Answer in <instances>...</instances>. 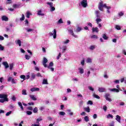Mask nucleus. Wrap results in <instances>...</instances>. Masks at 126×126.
Returning a JSON list of instances; mask_svg holds the SVG:
<instances>
[{
  "label": "nucleus",
  "mask_w": 126,
  "mask_h": 126,
  "mask_svg": "<svg viewBox=\"0 0 126 126\" xmlns=\"http://www.w3.org/2000/svg\"><path fill=\"white\" fill-rule=\"evenodd\" d=\"M102 7H105V8H106V9H107V13H110L111 12L110 11V10H109V9H111V6H107V4H103V1H101L98 5V9H99V10H101V11H103Z\"/></svg>",
  "instance_id": "obj_1"
},
{
  "label": "nucleus",
  "mask_w": 126,
  "mask_h": 126,
  "mask_svg": "<svg viewBox=\"0 0 126 126\" xmlns=\"http://www.w3.org/2000/svg\"><path fill=\"white\" fill-rule=\"evenodd\" d=\"M79 5H82L84 8L87 7L88 4H87V0H82L80 3H79Z\"/></svg>",
  "instance_id": "obj_2"
},
{
  "label": "nucleus",
  "mask_w": 126,
  "mask_h": 126,
  "mask_svg": "<svg viewBox=\"0 0 126 126\" xmlns=\"http://www.w3.org/2000/svg\"><path fill=\"white\" fill-rule=\"evenodd\" d=\"M47 4L49 5V6H50V11L51 12H53V11H55V10H56V8H55V7L53 6V2H48L47 3Z\"/></svg>",
  "instance_id": "obj_3"
},
{
  "label": "nucleus",
  "mask_w": 126,
  "mask_h": 126,
  "mask_svg": "<svg viewBox=\"0 0 126 126\" xmlns=\"http://www.w3.org/2000/svg\"><path fill=\"white\" fill-rule=\"evenodd\" d=\"M52 32H50L49 33V35L50 36H53L54 39H56L57 38V31L56 29H54L53 31Z\"/></svg>",
  "instance_id": "obj_4"
},
{
  "label": "nucleus",
  "mask_w": 126,
  "mask_h": 126,
  "mask_svg": "<svg viewBox=\"0 0 126 126\" xmlns=\"http://www.w3.org/2000/svg\"><path fill=\"white\" fill-rule=\"evenodd\" d=\"M68 32H69L70 34H71V35H72V36L74 37V38H78V36H77V35L74 34V33L73 32V29H69L68 30Z\"/></svg>",
  "instance_id": "obj_5"
},
{
  "label": "nucleus",
  "mask_w": 126,
  "mask_h": 126,
  "mask_svg": "<svg viewBox=\"0 0 126 126\" xmlns=\"http://www.w3.org/2000/svg\"><path fill=\"white\" fill-rule=\"evenodd\" d=\"M109 97H110V94L109 93L105 94V98L106 100L107 101H108L109 102H112V99H111V98Z\"/></svg>",
  "instance_id": "obj_6"
},
{
  "label": "nucleus",
  "mask_w": 126,
  "mask_h": 126,
  "mask_svg": "<svg viewBox=\"0 0 126 126\" xmlns=\"http://www.w3.org/2000/svg\"><path fill=\"white\" fill-rule=\"evenodd\" d=\"M7 94H0V99H7L8 100V98H7Z\"/></svg>",
  "instance_id": "obj_7"
},
{
  "label": "nucleus",
  "mask_w": 126,
  "mask_h": 126,
  "mask_svg": "<svg viewBox=\"0 0 126 126\" xmlns=\"http://www.w3.org/2000/svg\"><path fill=\"white\" fill-rule=\"evenodd\" d=\"M47 63H48V60L47 59V58H43V61L42 62V63L43 64V66H44V67H47Z\"/></svg>",
  "instance_id": "obj_8"
},
{
  "label": "nucleus",
  "mask_w": 126,
  "mask_h": 126,
  "mask_svg": "<svg viewBox=\"0 0 126 126\" xmlns=\"http://www.w3.org/2000/svg\"><path fill=\"white\" fill-rule=\"evenodd\" d=\"M109 91L110 92H114L115 93H119V92H120V90L116 88L110 89Z\"/></svg>",
  "instance_id": "obj_9"
},
{
  "label": "nucleus",
  "mask_w": 126,
  "mask_h": 126,
  "mask_svg": "<svg viewBox=\"0 0 126 126\" xmlns=\"http://www.w3.org/2000/svg\"><path fill=\"white\" fill-rule=\"evenodd\" d=\"M78 70L79 73H80L81 74H83V73H84V69L82 67H79Z\"/></svg>",
  "instance_id": "obj_10"
},
{
  "label": "nucleus",
  "mask_w": 126,
  "mask_h": 126,
  "mask_svg": "<svg viewBox=\"0 0 126 126\" xmlns=\"http://www.w3.org/2000/svg\"><path fill=\"white\" fill-rule=\"evenodd\" d=\"M81 30H82V28H81V27H80L79 26H77V29L76 30H74V31L76 33H78L79 32H80V31H81Z\"/></svg>",
  "instance_id": "obj_11"
},
{
  "label": "nucleus",
  "mask_w": 126,
  "mask_h": 126,
  "mask_svg": "<svg viewBox=\"0 0 126 126\" xmlns=\"http://www.w3.org/2000/svg\"><path fill=\"white\" fill-rule=\"evenodd\" d=\"M3 65L5 67V68H8L9 67V65H8V63L7 62H4L2 63Z\"/></svg>",
  "instance_id": "obj_12"
},
{
  "label": "nucleus",
  "mask_w": 126,
  "mask_h": 126,
  "mask_svg": "<svg viewBox=\"0 0 126 126\" xmlns=\"http://www.w3.org/2000/svg\"><path fill=\"white\" fill-rule=\"evenodd\" d=\"M39 90H40V89L38 88H32L31 89L32 92H36L39 91Z\"/></svg>",
  "instance_id": "obj_13"
},
{
  "label": "nucleus",
  "mask_w": 126,
  "mask_h": 126,
  "mask_svg": "<svg viewBox=\"0 0 126 126\" xmlns=\"http://www.w3.org/2000/svg\"><path fill=\"white\" fill-rule=\"evenodd\" d=\"M30 97L32 100H33V101L37 100V98H36V95H30Z\"/></svg>",
  "instance_id": "obj_14"
},
{
  "label": "nucleus",
  "mask_w": 126,
  "mask_h": 126,
  "mask_svg": "<svg viewBox=\"0 0 126 126\" xmlns=\"http://www.w3.org/2000/svg\"><path fill=\"white\" fill-rule=\"evenodd\" d=\"M98 91H99V92H100V93L105 92V91H106V89H105V88L99 87Z\"/></svg>",
  "instance_id": "obj_15"
},
{
  "label": "nucleus",
  "mask_w": 126,
  "mask_h": 126,
  "mask_svg": "<svg viewBox=\"0 0 126 126\" xmlns=\"http://www.w3.org/2000/svg\"><path fill=\"white\" fill-rule=\"evenodd\" d=\"M1 20L3 21H8V18H7V17H6V16H3L1 17Z\"/></svg>",
  "instance_id": "obj_16"
},
{
  "label": "nucleus",
  "mask_w": 126,
  "mask_h": 126,
  "mask_svg": "<svg viewBox=\"0 0 126 126\" xmlns=\"http://www.w3.org/2000/svg\"><path fill=\"white\" fill-rule=\"evenodd\" d=\"M25 30H26L27 32H28V33H29L30 32H33V31H34V30H33L31 28H26Z\"/></svg>",
  "instance_id": "obj_17"
},
{
  "label": "nucleus",
  "mask_w": 126,
  "mask_h": 126,
  "mask_svg": "<svg viewBox=\"0 0 126 126\" xmlns=\"http://www.w3.org/2000/svg\"><path fill=\"white\" fill-rule=\"evenodd\" d=\"M116 121L118 122V123H121V116L119 115H116Z\"/></svg>",
  "instance_id": "obj_18"
},
{
  "label": "nucleus",
  "mask_w": 126,
  "mask_h": 126,
  "mask_svg": "<svg viewBox=\"0 0 126 126\" xmlns=\"http://www.w3.org/2000/svg\"><path fill=\"white\" fill-rule=\"evenodd\" d=\"M93 32H96V33H98L99 32V29L98 28H93Z\"/></svg>",
  "instance_id": "obj_19"
},
{
  "label": "nucleus",
  "mask_w": 126,
  "mask_h": 126,
  "mask_svg": "<svg viewBox=\"0 0 126 126\" xmlns=\"http://www.w3.org/2000/svg\"><path fill=\"white\" fill-rule=\"evenodd\" d=\"M84 110L87 112V113H90V108L88 106L87 107H85Z\"/></svg>",
  "instance_id": "obj_20"
},
{
  "label": "nucleus",
  "mask_w": 126,
  "mask_h": 126,
  "mask_svg": "<svg viewBox=\"0 0 126 126\" xmlns=\"http://www.w3.org/2000/svg\"><path fill=\"white\" fill-rule=\"evenodd\" d=\"M18 104L19 106V107L21 108L22 111H23V110H24V108H23L22 103L21 102H18Z\"/></svg>",
  "instance_id": "obj_21"
},
{
  "label": "nucleus",
  "mask_w": 126,
  "mask_h": 126,
  "mask_svg": "<svg viewBox=\"0 0 126 126\" xmlns=\"http://www.w3.org/2000/svg\"><path fill=\"white\" fill-rule=\"evenodd\" d=\"M4 102H8V100L6 98L0 99V103H4Z\"/></svg>",
  "instance_id": "obj_22"
},
{
  "label": "nucleus",
  "mask_w": 126,
  "mask_h": 126,
  "mask_svg": "<svg viewBox=\"0 0 126 126\" xmlns=\"http://www.w3.org/2000/svg\"><path fill=\"white\" fill-rule=\"evenodd\" d=\"M106 118L107 119H110V118L113 119V118H114V116H113V115H111V114H109L106 116Z\"/></svg>",
  "instance_id": "obj_23"
},
{
  "label": "nucleus",
  "mask_w": 126,
  "mask_h": 126,
  "mask_svg": "<svg viewBox=\"0 0 126 126\" xmlns=\"http://www.w3.org/2000/svg\"><path fill=\"white\" fill-rule=\"evenodd\" d=\"M86 63H92V59H91V58H88L86 60Z\"/></svg>",
  "instance_id": "obj_24"
},
{
  "label": "nucleus",
  "mask_w": 126,
  "mask_h": 126,
  "mask_svg": "<svg viewBox=\"0 0 126 126\" xmlns=\"http://www.w3.org/2000/svg\"><path fill=\"white\" fill-rule=\"evenodd\" d=\"M37 15H41V16H43V15H44V13H42V10H39L38 11Z\"/></svg>",
  "instance_id": "obj_25"
},
{
  "label": "nucleus",
  "mask_w": 126,
  "mask_h": 126,
  "mask_svg": "<svg viewBox=\"0 0 126 126\" xmlns=\"http://www.w3.org/2000/svg\"><path fill=\"white\" fill-rule=\"evenodd\" d=\"M62 48H63L62 53H64V51H66V49L67 47H66V46L64 45L62 47Z\"/></svg>",
  "instance_id": "obj_26"
},
{
  "label": "nucleus",
  "mask_w": 126,
  "mask_h": 126,
  "mask_svg": "<svg viewBox=\"0 0 126 126\" xmlns=\"http://www.w3.org/2000/svg\"><path fill=\"white\" fill-rule=\"evenodd\" d=\"M95 45H91L90 46L89 49L91 50V51H93L94 50H95Z\"/></svg>",
  "instance_id": "obj_27"
},
{
  "label": "nucleus",
  "mask_w": 126,
  "mask_h": 126,
  "mask_svg": "<svg viewBox=\"0 0 126 126\" xmlns=\"http://www.w3.org/2000/svg\"><path fill=\"white\" fill-rule=\"evenodd\" d=\"M42 84H48V80L46 79H44L42 81Z\"/></svg>",
  "instance_id": "obj_28"
},
{
  "label": "nucleus",
  "mask_w": 126,
  "mask_h": 126,
  "mask_svg": "<svg viewBox=\"0 0 126 126\" xmlns=\"http://www.w3.org/2000/svg\"><path fill=\"white\" fill-rule=\"evenodd\" d=\"M16 44H18L19 47H21V40H20V39L17 40L16 42Z\"/></svg>",
  "instance_id": "obj_29"
},
{
  "label": "nucleus",
  "mask_w": 126,
  "mask_h": 126,
  "mask_svg": "<svg viewBox=\"0 0 126 126\" xmlns=\"http://www.w3.org/2000/svg\"><path fill=\"white\" fill-rule=\"evenodd\" d=\"M22 95H27V93L26 90H23L22 91Z\"/></svg>",
  "instance_id": "obj_30"
},
{
  "label": "nucleus",
  "mask_w": 126,
  "mask_h": 126,
  "mask_svg": "<svg viewBox=\"0 0 126 126\" xmlns=\"http://www.w3.org/2000/svg\"><path fill=\"white\" fill-rule=\"evenodd\" d=\"M30 15H32V14L30 13V12L28 11L27 12V18H30Z\"/></svg>",
  "instance_id": "obj_31"
},
{
  "label": "nucleus",
  "mask_w": 126,
  "mask_h": 126,
  "mask_svg": "<svg viewBox=\"0 0 126 126\" xmlns=\"http://www.w3.org/2000/svg\"><path fill=\"white\" fill-rule=\"evenodd\" d=\"M36 75L34 73H32L31 74V80H33V79H35Z\"/></svg>",
  "instance_id": "obj_32"
},
{
  "label": "nucleus",
  "mask_w": 126,
  "mask_h": 126,
  "mask_svg": "<svg viewBox=\"0 0 126 126\" xmlns=\"http://www.w3.org/2000/svg\"><path fill=\"white\" fill-rule=\"evenodd\" d=\"M91 38H92V39H97L98 36H97L96 35L93 34L91 35Z\"/></svg>",
  "instance_id": "obj_33"
},
{
  "label": "nucleus",
  "mask_w": 126,
  "mask_h": 126,
  "mask_svg": "<svg viewBox=\"0 0 126 126\" xmlns=\"http://www.w3.org/2000/svg\"><path fill=\"white\" fill-rule=\"evenodd\" d=\"M84 119V121L86 122H89V117L88 116H85Z\"/></svg>",
  "instance_id": "obj_34"
},
{
  "label": "nucleus",
  "mask_w": 126,
  "mask_h": 126,
  "mask_svg": "<svg viewBox=\"0 0 126 126\" xmlns=\"http://www.w3.org/2000/svg\"><path fill=\"white\" fill-rule=\"evenodd\" d=\"M95 21L96 22L97 24H99V22H101V21H102V19L97 18L95 20Z\"/></svg>",
  "instance_id": "obj_35"
},
{
  "label": "nucleus",
  "mask_w": 126,
  "mask_h": 126,
  "mask_svg": "<svg viewBox=\"0 0 126 126\" xmlns=\"http://www.w3.org/2000/svg\"><path fill=\"white\" fill-rule=\"evenodd\" d=\"M93 96L94 97V98H96V99H100V96H99V95L95 94H93Z\"/></svg>",
  "instance_id": "obj_36"
},
{
  "label": "nucleus",
  "mask_w": 126,
  "mask_h": 126,
  "mask_svg": "<svg viewBox=\"0 0 126 126\" xmlns=\"http://www.w3.org/2000/svg\"><path fill=\"white\" fill-rule=\"evenodd\" d=\"M67 112H68L69 115H70V116H72L73 115V113L71 112V110L70 109H67Z\"/></svg>",
  "instance_id": "obj_37"
},
{
  "label": "nucleus",
  "mask_w": 126,
  "mask_h": 126,
  "mask_svg": "<svg viewBox=\"0 0 126 126\" xmlns=\"http://www.w3.org/2000/svg\"><path fill=\"white\" fill-rule=\"evenodd\" d=\"M62 23H63V19H60L57 22V24H61Z\"/></svg>",
  "instance_id": "obj_38"
},
{
  "label": "nucleus",
  "mask_w": 126,
  "mask_h": 126,
  "mask_svg": "<svg viewBox=\"0 0 126 126\" xmlns=\"http://www.w3.org/2000/svg\"><path fill=\"white\" fill-rule=\"evenodd\" d=\"M33 112L36 114V113H38V108L35 107L33 110Z\"/></svg>",
  "instance_id": "obj_39"
},
{
  "label": "nucleus",
  "mask_w": 126,
  "mask_h": 126,
  "mask_svg": "<svg viewBox=\"0 0 126 126\" xmlns=\"http://www.w3.org/2000/svg\"><path fill=\"white\" fill-rule=\"evenodd\" d=\"M59 115H60V116H64V115H65V113L63 111H60L59 112Z\"/></svg>",
  "instance_id": "obj_40"
},
{
  "label": "nucleus",
  "mask_w": 126,
  "mask_h": 126,
  "mask_svg": "<svg viewBox=\"0 0 126 126\" xmlns=\"http://www.w3.org/2000/svg\"><path fill=\"white\" fill-rule=\"evenodd\" d=\"M25 58L26 60H30L31 58V56L28 55H25Z\"/></svg>",
  "instance_id": "obj_41"
},
{
  "label": "nucleus",
  "mask_w": 126,
  "mask_h": 126,
  "mask_svg": "<svg viewBox=\"0 0 126 126\" xmlns=\"http://www.w3.org/2000/svg\"><path fill=\"white\" fill-rule=\"evenodd\" d=\"M20 78H21L22 79H24V80H26L25 75H21L20 76Z\"/></svg>",
  "instance_id": "obj_42"
},
{
  "label": "nucleus",
  "mask_w": 126,
  "mask_h": 126,
  "mask_svg": "<svg viewBox=\"0 0 126 126\" xmlns=\"http://www.w3.org/2000/svg\"><path fill=\"white\" fill-rule=\"evenodd\" d=\"M102 38L104 39V40H107L108 39V37L107 36V35H106V34H104L102 36Z\"/></svg>",
  "instance_id": "obj_43"
},
{
  "label": "nucleus",
  "mask_w": 126,
  "mask_h": 126,
  "mask_svg": "<svg viewBox=\"0 0 126 126\" xmlns=\"http://www.w3.org/2000/svg\"><path fill=\"white\" fill-rule=\"evenodd\" d=\"M25 19V16H24V14H22V17L20 19V20L21 21H23Z\"/></svg>",
  "instance_id": "obj_44"
},
{
  "label": "nucleus",
  "mask_w": 126,
  "mask_h": 126,
  "mask_svg": "<svg viewBox=\"0 0 126 126\" xmlns=\"http://www.w3.org/2000/svg\"><path fill=\"white\" fill-rule=\"evenodd\" d=\"M13 65L14 64L13 63L9 64V67H10V70H12V68H13Z\"/></svg>",
  "instance_id": "obj_45"
},
{
  "label": "nucleus",
  "mask_w": 126,
  "mask_h": 126,
  "mask_svg": "<svg viewBox=\"0 0 126 126\" xmlns=\"http://www.w3.org/2000/svg\"><path fill=\"white\" fill-rule=\"evenodd\" d=\"M115 28H116V29H117V30H121V26H120L119 25H116L115 26Z\"/></svg>",
  "instance_id": "obj_46"
},
{
  "label": "nucleus",
  "mask_w": 126,
  "mask_h": 126,
  "mask_svg": "<svg viewBox=\"0 0 126 126\" xmlns=\"http://www.w3.org/2000/svg\"><path fill=\"white\" fill-rule=\"evenodd\" d=\"M114 83H115V84H120V80H115Z\"/></svg>",
  "instance_id": "obj_47"
},
{
  "label": "nucleus",
  "mask_w": 126,
  "mask_h": 126,
  "mask_svg": "<svg viewBox=\"0 0 126 126\" xmlns=\"http://www.w3.org/2000/svg\"><path fill=\"white\" fill-rule=\"evenodd\" d=\"M13 78H12V77H8L7 81L8 82H10L12 80Z\"/></svg>",
  "instance_id": "obj_48"
},
{
  "label": "nucleus",
  "mask_w": 126,
  "mask_h": 126,
  "mask_svg": "<svg viewBox=\"0 0 126 126\" xmlns=\"http://www.w3.org/2000/svg\"><path fill=\"white\" fill-rule=\"evenodd\" d=\"M68 43H69V39H67L66 41H63V44H68Z\"/></svg>",
  "instance_id": "obj_49"
},
{
  "label": "nucleus",
  "mask_w": 126,
  "mask_h": 126,
  "mask_svg": "<svg viewBox=\"0 0 126 126\" xmlns=\"http://www.w3.org/2000/svg\"><path fill=\"white\" fill-rule=\"evenodd\" d=\"M125 14V13H124V12H120L119 13H118V15L119 16H123V15Z\"/></svg>",
  "instance_id": "obj_50"
},
{
  "label": "nucleus",
  "mask_w": 126,
  "mask_h": 126,
  "mask_svg": "<svg viewBox=\"0 0 126 126\" xmlns=\"http://www.w3.org/2000/svg\"><path fill=\"white\" fill-rule=\"evenodd\" d=\"M88 105H93V102L91 100H89L87 102Z\"/></svg>",
  "instance_id": "obj_51"
},
{
  "label": "nucleus",
  "mask_w": 126,
  "mask_h": 126,
  "mask_svg": "<svg viewBox=\"0 0 126 126\" xmlns=\"http://www.w3.org/2000/svg\"><path fill=\"white\" fill-rule=\"evenodd\" d=\"M26 114H27V115H28L29 116H30L32 114V111H27Z\"/></svg>",
  "instance_id": "obj_52"
},
{
  "label": "nucleus",
  "mask_w": 126,
  "mask_h": 126,
  "mask_svg": "<svg viewBox=\"0 0 126 126\" xmlns=\"http://www.w3.org/2000/svg\"><path fill=\"white\" fill-rule=\"evenodd\" d=\"M102 109H103V110H104V112H106L107 109V106L104 105L103 106V108Z\"/></svg>",
  "instance_id": "obj_53"
},
{
  "label": "nucleus",
  "mask_w": 126,
  "mask_h": 126,
  "mask_svg": "<svg viewBox=\"0 0 126 126\" xmlns=\"http://www.w3.org/2000/svg\"><path fill=\"white\" fill-rule=\"evenodd\" d=\"M88 89H89V90H90V91H94V89L93 88V87L91 86H89Z\"/></svg>",
  "instance_id": "obj_54"
},
{
  "label": "nucleus",
  "mask_w": 126,
  "mask_h": 126,
  "mask_svg": "<svg viewBox=\"0 0 126 126\" xmlns=\"http://www.w3.org/2000/svg\"><path fill=\"white\" fill-rule=\"evenodd\" d=\"M90 73H91V72H90V71L88 70L87 74H86L87 77H89V75H90Z\"/></svg>",
  "instance_id": "obj_55"
},
{
  "label": "nucleus",
  "mask_w": 126,
  "mask_h": 126,
  "mask_svg": "<svg viewBox=\"0 0 126 126\" xmlns=\"http://www.w3.org/2000/svg\"><path fill=\"white\" fill-rule=\"evenodd\" d=\"M97 117L98 116H97V114H94L93 116V119H94V120L97 119Z\"/></svg>",
  "instance_id": "obj_56"
},
{
  "label": "nucleus",
  "mask_w": 126,
  "mask_h": 126,
  "mask_svg": "<svg viewBox=\"0 0 126 126\" xmlns=\"http://www.w3.org/2000/svg\"><path fill=\"white\" fill-rule=\"evenodd\" d=\"M3 50H4V47L1 44H0V51H3Z\"/></svg>",
  "instance_id": "obj_57"
},
{
  "label": "nucleus",
  "mask_w": 126,
  "mask_h": 126,
  "mask_svg": "<svg viewBox=\"0 0 126 126\" xmlns=\"http://www.w3.org/2000/svg\"><path fill=\"white\" fill-rule=\"evenodd\" d=\"M49 66V67H51L52 66H54V63L53 62H50L49 63V66Z\"/></svg>",
  "instance_id": "obj_58"
},
{
  "label": "nucleus",
  "mask_w": 126,
  "mask_h": 126,
  "mask_svg": "<svg viewBox=\"0 0 126 126\" xmlns=\"http://www.w3.org/2000/svg\"><path fill=\"white\" fill-rule=\"evenodd\" d=\"M47 67H48V68L50 69V70H51V71H54V70H55V68H54L53 67H50V66H47Z\"/></svg>",
  "instance_id": "obj_59"
},
{
  "label": "nucleus",
  "mask_w": 126,
  "mask_h": 126,
  "mask_svg": "<svg viewBox=\"0 0 126 126\" xmlns=\"http://www.w3.org/2000/svg\"><path fill=\"white\" fill-rule=\"evenodd\" d=\"M25 26H28V24H29V22H28V20H26L25 21Z\"/></svg>",
  "instance_id": "obj_60"
},
{
  "label": "nucleus",
  "mask_w": 126,
  "mask_h": 126,
  "mask_svg": "<svg viewBox=\"0 0 126 126\" xmlns=\"http://www.w3.org/2000/svg\"><path fill=\"white\" fill-rule=\"evenodd\" d=\"M11 113H12V111H9L8 112H7L6 114V116H9V115H11Z\"/></svg>",
  "instance_id": "obj_61"
},
{
  "label": "nucleus",
  "mask_w": 126,
  "mask_h": 126,
  "mask_svg": "<svg viewBox=\"0 0 126 126\" xmlns=\"http://www.w3.org/2000/svg\"><path fill=\"white\" fill-rule=\"evenodd\" d=\"M28 110H29L30 111H32L33 110V108L32 106H29L27 107Z\"/></svg>",
  "instance_id": "obj_62"
},
{
  "label": "nucleus",
  "mask_w": 126,
  "mask_h": 126,
  "mask_svg": "<svg viewBox=\"0 0 126 126\" xmlns=\"http://www.w3.org/2000/svg\"><path fill=\"white\" fill-rule=\"evenodd\" d=\"M83 105V101L81 100L79 102V106L80 107H82Z\"/></svg>",
  "instance_id": "obj_63"
},
{
  "label": "nucleus",
  "mask_w": 126,
  "mask_h": 126,
  "mask_svg": "<svg viewBox=\"0 0 126 126\" xmlns=\"http://www.w3.org/2000/svg\"><path fill=\"white\" fill-rule=\"evenodd\" d=\"M61 57H62V54L61 53H59V54L57 58V60H60V58H61Z\"/></svg>",
  "instance_id": "obj_64"
}]
</instances>
